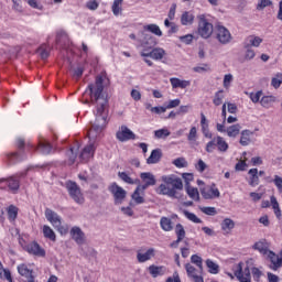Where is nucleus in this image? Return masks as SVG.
I'll use <instances>...</instances> for the list:
<instances>
[{"label": "nucleus", "mask_w": 282, "mask_h": 282, "mask_svg": "<svg viewBox=\"0 0 282 282\" xmlns=\"http://www.w3.org/2000/svg\"><path fill=\"white\" fill-rule=\"evenodd\" d=\"M90 98L93 99V102L95 100L97 105V117L93 124V128L88 132V138L94 140L98 133L107 127V98L102 95V91L105 89V86H102V76H98L96 78L95 85L90 84L88 86Z\"/></svg>", "instance_id": "f257e3e1"}, {"label": "nucleus", "mask_w": 282, "mask_h": 282, "mask_svg": "<svg viewBox=\"0 0 282 282\" xmlns=\"http://www.w3.org/2000/svg\"><path fill=\"white\" fill-rule=\"evenodd\" d=\"M141 46L143 47L141 56L144 58V63H147L149 67H153V62L149 58H153V61H162V58L166 56V51H164V48H153L155 47V40L151 35H145Z\"/></svg>", "instance_id": "f03ea898"}, {"label": "nucleus", "mask_w": 282, "mask_h": 282, "mask_svg": "<svg viewBox=\"0 0 282 282\" xmlns=\"http://www.w3.org/2000/svg\"><path fill=\"white\" fill-rule=\"evenodd\" d=\"M163 182L156 189L159 195H167V197H174L177 199V191L184 188V183L182 178L176 177L175 175H164L161 177Z\"/></svg>", "instance_id": "7ed1b4c3"}, {"label": "nucleus", "mask_w": 282, "mask_h": 282, "mask_svg": "<svg viewBox=\"0 0 282 282\" xmlns=\"http://www.w3.org/2000/svg\"><path fill=\"white\" fill-rule=\"evenodd\" d=\"M66 188L68 192V195L76 202V204H84L85 197L83 196V192H80V187L76 182L68 181L66 183Z\"/></svg>", "instance_id": "20e7f679"}, {"label": "nucleus", "mask_w": 282, "mask_h": 282, "mask_svg": "<svg viewBox=\"0 0 282 282\" xmlns=\"http://www.w3.org/2000/svg\"><path fill=\"white\" fill-rule=\"evenodd\" d=\"M213 32H215L213 24L208 22L204 15H200L198 22L199 36H202V39H210V36H213Z\"/></svg>", "instance_id": "39448f33"}, {"label": "nucleus", "mask_w": 282, "mask_h": 282, "mask_svg": "<svg viewBox=\"0 0 282 282\" xmlns=\"http://www.w3.org/2000/svg\"><path fill=\"white\" fill-rule=\"evenodd\" d=\"M214 36L217 39L218 42H220L221 45H228L232 41V35L230 34V31L226 29V26L217 25L214 29Z\"/></svg>", "instance_id": "423d86ee"}, {"label": "nucleus", "mask_w": 282, "mask_h": 282, "mask_svg": "<svg viewBox=\"0 0 282 282\" xmlns=\"http://www.w3.org/2000/svg\"><path fill=\"white\" fill-rule=\"evenodd\" d=\"M108 191L113 196L116 205H120L124 202V199H127V191L120 187V185H118L117 183H112L108 187Z\"/></svg>", "instance_id": "0eeeda50"}, {"label": "nucleus", "mask_w": 282, "mask_h": 282, "mask_svg": "<svg viewBox=\"0 0 282 282\" xmlns=\"http://www.w3.org/2000/svg\"><path fill=\"white\" fill-rule=\"evenodd\" d=\"M72 239L77 243V246H85L87 238L85 237V232L80 227H73L70 229Z\"/></svg>", "instance_id": "6e6552de"}, {"label": "nucleus", "mask_w": 282, "mask_h": 282, "mask_svg": "<svg viewBox=\"0 0 282 282\" xmlns=\"http://www.w3.org/2000/svg\"><path fill=\"white\" fill-rule=\"evenodd\" d=\"M200 194L204 199H217L221 195V193H219V189L215 187V185L202 188Z\"/></svg>", "instance_id": "1a4fd4ad"}, {"label": "nucleus", "mask_w": 282, "mask_h": 282, "mask_svg": "<svg viewBox=\"0 0 282 282\" xmlns=\"http://www.w3.org/2000/svg\"><path fill=\"white\" fill-rule=\"evenodd\" d=\"M117 139H119L120 142H127V140H135V133H133V131H131L126 126H122L117 132Z\"/></svg>", "instance_id": "9d476101"}, {"label": "nucleus", "mask_w": 282, "mask_h": 282, "mask_svg": "<svg viewBox=\"0 0 282 282\" xmlns=\"http://www.w3.org/2000/svg\"><path fill=\"white\" fill-rule=\"evenodd\" d=\"M140 177L144 183L141 185L142 191H147L149 186H155L156 184L155 175H153L151 172H143L140 174Z\"/></svg>", "instance_id": "9b49d317"}, {"label": "nucleus", "mask_w": 282, "mask_h": 282, "mask_svg": "<svg viewBox=\"0 0 282 282\" xmlns=\"http://www.w3.org/2000/svg\"><path fill=\"white\" fill-rule=\"evenodd\" d=\"M25 250L29 254H33L34 257H45V249L37 242L26 245Z\"/></svg>", "instance_id": "f8f14e48"}, {"label": "nucleus", "mask_w": 282, "mask_h": 282, "mask_svg": "<svg viewBox=\"0 0 282 282\" xmlns=\"http://www.w3.org/2000/svg\"><path fill=\"white\" fill-rule=\"evenodd\" d=\"M185 270H186L187 276L192 279L194 282H204V278L199 275V269L196 270V268L193 267V264L186 263Z\"/></svg>", "instance_id": "ddd939ff"}, {"label": "nucleus", "mask_w": 282, "mask_h": 282, "mask_svg": "<svg viewBox=\"0 0 282 282\" xmlns=\"http://www.w3.org/2000/svg\"><path fill=\"white\" fill-rule=\"evenodd\" d=\"M235 276L238 279L240 282H250V268H246L243 271V267L241 263L238 264V270L235 272Z\"/></svg>", "instance_id": "4468645a"}, {"label": "nucleus", "mask_w": 282, "mask_h": 282, "mask_svg": "<svg viewBox=\"0 0 282 282\" xmlns=\"http://www.w3.org/2000/svg\"><path fill=\"white\" fill-rule=\"evenodd\" d=\"M45 217L47 219V221H50V224H52L53 228H58L61 226V216H58V214H56V212L47 208L45 210Z\"/></svg>", "instance_id": "2eb2a0df"}, {"label": "nucleus", "mask_w": 282, "mask_h": 282, "mask_svg": "<svg viewBox=\"0 0 282 282\" xmlns=\"http://www.w3.org/2000/svg\"><path fill=\"white\" fill-rule=\"evenodd\" d=\"M263 43V39L257 36V35H249L245 42H243V47L245 50H248V47H259Z\"/></svg>", "instance_id": "dca6fc26"}, {"label": "nucleus", "mask_w": 282, "mask_h": 282, "mask_svg": "<svg viewBox=\"0 0 282 282\" xmlns=\"http://www.w3.org/2000/svg\"><path fill=\"white\" fill-rule=\"evenodd\" d=\"M96 149L94 148V144L86 145L82 153L79 154V161L80 162H89L91 158H94V152Z\"/></svg>", "instance_id": "f3484780"}, {"label": "nucleus", "mask_w": 282, "mask_h": 282, "mask_svg": "<svg viewBox=\"0 0 282 282\" xmlns=\"http://www.w3.org/2000/svg\"><path fill=\"white\" fill-rule=\"evenodd\" d=\"M253 250H258L260 254H268L270 252V242L265 239H261L252 246Z\"/></svg>", "instance_id": "a211bd4d"}, {"label": "nucleus", "mask_w": 282, "mask_h": 282, "mask_svg": "<svg viewBox=\"0 0 282 282\" xmlns=\"http://www.w3.org/2000/svg\"><path fill=\"white\" fill-rule=\"evenodd\" d=\"M154 256H155V250L153 248H151V249H148L147 252H144V253L138 251L137 259H138L139 263H145V261L151 260V258Z\"/></svg>", "instance_id": "6ab92c4d"}, {"label": "nucleus", "mask_w": 282, "mask_h": 282, "mask_svg": "<svg viewBox=\"0 0 282 282\" xmlns=\"http://www.w3.org/2000/svg\"><path fill=\"white\" fill-rule=\"evenodd\" d=\"M170 83L173 87V89H186V87H191V82L188 80H182L180 78H171Z\"/></svg>", "instance_id": "aec40b11"}, {"label": "nucleus", "mask_w": 282, "mask_h": 282, "mask_svg": "<svg viewBox=\"0 0 282 282\" xmlns=\"http://www.w3.org/2000/svg\"><path fill=\"white\" fill-rule=\"evenodd\" d=\"M149 273L151 274V276H153V279H158V276H164L165 272H166V268L164 267H158L155 264H152L148 268Z\"/></svg>", "instance_id": "412c9836"}, {"label": "nucleus", "mask_w": 282, "mask_h": 282, "mask_svg": "<svg viewBox=\"0 0 282 282\" xmlns=\"http://www.w3.org/2000/svg\"><path fill=\"white\" fill-rule=\"evenodd\" d=\"M253 132L250 130H242L240 133V144L241 147H248L252 142Z\"/></svg>", "instance_id": "4be33fe9"}, {"label": "nucleus", "mask_w": 282, "mask_h": 282, "mask_svg": "<svg viewBox=\"0 0 282 282\" xmlns=\"http://www.w3.org/2000/svg\"><path fill=\"white\" fill-rule=\"evenodd\" d=\"M268 259H270L271 263H272V270H276L279 268H281L282 264V257L276 256L273 251H270L267 254Z\"/></svg>", "instance_id": "5701e85b"}, {"label": "nucleus", "mask_w": 282, "mask_h": 282, "mask_svg": "<svg viewBox=\"0 0 282 282\" xmlns=\"http://www.w3.org/2000/svg\"><path fill=\"white\" fill-rule=\"evenodd\" d=\"M162 160V150L155 149L151 152L150 156L147 159V164H158Z\"/></svg>", "instance_id": "b1692460"}, {"label": "nucleus", "mask_w": 282, "mask_h": 282, "mask_svg": "<svg viewBox=\"0 0 282 282\" xmlns=\"http://www.w3.org/2000/svg\"><path fill=\"white\" fill-rule=\"evenodd\" d=\"M37 151L43 155H50L52 153V144L45 140L39 142Z\"/></svg>", "instance_id": "393cba45"}, {"label": "nucleus", "mask_w": 282, "mask_h": 282, "mask_svg": "<svg viewBox=\"0 0 282 282\" xmlns=\"http://www.w3.org/2000/svg\"><path fill=\"white\" fill-rule=\"evenodd\" d=\"M1 182H7L8 187L12 191V193H17L19 191V187H20L19 180L14 177H9L7 180L4 178L0 180V184Z\"/></svg>", "instance_id": "a878e982"}, {"label": "nucleus", "mask_w": 282, "mask_h": 282, "mask_svg": "<svg viewBox=\"0 0 282 282\" xmlns=\"http://www.w3.org/2000/svg\"><path fill=\"white\" fill-rule=\"evenodd\" d=\"M235 228V220L230 218H225L221 223V230L226 232V235H230L232 232V229Z\"/></svg>", "instance_id": "bb28decb"}, {"label": "nucleus", "mask_w": 282, "mask_h": 282, "mask_svg": "<svg viewBox=\"0 0 282 282\" xmlns=\"http://www.w3.org/2000/svg\"><path fill=\"white\" fill-rule=\"evenodd\" d=\"M123 2H124V0H113L111 10H112V14L115 17H120V14H122V3Z\"/></svg>", "instance_id": "cd10ccee"}, {"label": "nucleus", "mask_w": 282, "mask_h": 282, "mask_svg": "<svg viewBox=\"0 0 282 282\" xmlns=\"http://www.w3.org/2000/svg\"><path fill=\"white\" fill-rule=\"evenodd\" d=\"M241 131V124L236 123L227 128V135L228 138H237Z\"/></svg>", "instance_id": "c85d7f7f"}, {"label": "nucleus", "mask_w": 282, "mask_h": 282, "mask_svg": "<svg viewBox=\"0 0 282 282\" xmlns=\"http://www.w3.org/2000/svg\"><path fill=\"white\" fill-rule=\"evenodd\" d=\"M160 226L165 232H171V230H173V221L169 217H162Z\"/></svg>", "instance_id": "c756f323"}, {"label": "nucleus", "mask_w": 282, "mask_h": 282, "mask_svg": "<svg viewBox=\"0 0 282 282\" xmlns=\"http://www.w3.org/2000/svg\"><path fill=\"white\" fill-rule=\"evenodd\" d=\"M67 158H68V164L69 166H72V164L76 162V158H78V145H75L68 150Z\"/></svg>", "instance_id": "7c9ffc66"}, {"label": "nucleus", "mask_w": 282, "mask_h": 282, "mask_svg": "<svg viewBox=\"0 0 282 282\" xmlns=\"http://www.w3.org/2000/svg\"><path fill=\"white\" fill-rule=\"evenodd\" d=\"M193 21H195V15L188 11H185L181 17L182 25H193Z\"/></svg>", "instance_id": "2f4dec72"}, {"label": "nucleus", "mask_w": 282, "mask_h": 282, "mask_svg": "<svg viewBox=\"0 0 282 282\" xmlns=\"http://www.w3.org/2000/svg\"><path fill=\"white\" fill-rule=\"evenodd\" d=\"M249 175H251L249 185L250 186H259V170L258 169L249 170Z\"/></svg>", "instance_id": "473e14b6"}, {"label": "nucleus", "mask_w": 282, "mask_h": 282, "mask_svg": "<svg viewBox=\"0 0 282 282\" xmlns=\"http://www.w3.org/2000/svg\"><path fill=\"white\" fill-rule=\"evenodd\" d=\"M43 235L45 239H50V241H56V234L54 232V229L47 225L43 226Z\"/></svg>", "instance_id": "72a5a7b5"}, {"label": "nucleus", "mask_w": 282, "mask_h": 282, "mask_svg": "<svg viewBox=\"0 0 282 282\" xmlns=\"http://www.w3.org/2000/svg\"><path fill=\"white\" fill-rule=\"evenodd\" d=\"M216 147L220 153L228 151V142H226L223 137H216Z\"/></svg>", "instance_id": "f704fd0d"}, {"label": "nucleus", "mask_w": 282, "mask_h": 282, "mask_svg": "<svg viewBox=\"0 0 282 282\" xmlns=\"http://www.w3.org/2000/svg\"><path fill=\"white\" fill-rule=\"evenodd\" d=\"M140 191H143L142 185H138V187L131 195V197H132L133 202H135V204H144V196L140 195Z\"/></svg>", "instance_id": "c9c22d12"}, {"label": "nucleus", "mask_w": 282, "mask_h": 282, "mask_svg": "<svg viewBox=\"0 0 282 282\" xmlns=\"http://www.w3.org/2000/svg\"><path fill=\"white\" fill-rule=\"evenodd\" d=\"M186 193L191 197V199H194V202H199V191L197 188L187 185Z\"/></svg>", "instance_id": "e433bc0d"}, {"label": "nucleus", "mask_w": 282, "mask_h": 282, "mask_svg": "<svg viewBox=\"0 0 282 282\" xmlns=\"http://www.w3.org/2000/svg\"><path fill=\"white\" fill-rule=\"evenodd\" d=\"M206 265L208 268L209 274H219V264L215 263V261L207 259Z\"/></svg>", "instance_id": "4c0bfd02"}, {"label": "nucleus", "mask_w": 282, "mask_h": 282, "mask_svg": "<svg viewBox=\"0 0 282 282\" xmlns=\"http://www.w3.org/2000/svg\"><path fill=\"white\" fill-rule=\"evenodd\" d=\"M191 261H192V263L197 265V268L199 270V274H202V272H204V260L202 259V257H199L197 254H193L191 257Z\"/></svg>", "instance_id": "58836bf2"}, {"label": "nucleus", "mask_w": 282, "mask_h": 282, "mask_svg": "<svg viewBox=\"0 0 282 282\" xmlns=\"http://www.w3.org/2000/svg\"><path fill=\"white\" fill-rule=\"evenodd\" d=\"M175 235L178 239V241H184L186 237V230L184 229V226L182 224H177L175 226Z\"/></svg>", "instance_id": "ea45409f"}, {"label": "nucleus", "mask_w": 282, "mask_h": 282, "mask_svg": "<svg viewBox=\"0 0 282 282\" xmlns=\"http://www.w3.org/2000/svg\"><path fill=\"white\" fill-rule=\"evenodd\" d=\"M18 272H19V274H21V276H25V279H29L30 276H33V274H32L33 271L30 270L28 268V265H25V264H20L18 267Z\"/></svg>", "instance_id": "a19ab883"}, {"label": "nucleus", "mask_w": 282, "mask_h": 282, "mask_svg": "<svg viewBox=\"0 0 282 282\" xmlns=\"http://www.w3.org/2000/svg\"><path fill=\"white\" fill-rule=\"evenodd\" d=\"M182 213L186 217V219L193 221V224H202V219H199L194 213H191L186 209H183Z\"/></svg>", "instance_id": "79ce46f5"}, {"label": "nucleus", "mask_w": 282, "mask_h": 282, "mask_svg": "<svg viewBox=\"0 0 282 282\" xmlns=\"http://www.w3.org/2000/svg\"><path fill=\"white\" fill-rule=\"evenodd\" d=\"M272 102H276V97L274 96H263L260 100V105L264 108L270 107Z\"/></svg>", "instance_id": "37998d69"}, {"label": "nucleus", "mask_w": 282, "mask_h": 282, "mask_svg": "<svg viewBox=\"0 0 282 282\" xmlns=\"http://www.w3.org/2000/svg\"><path fill=\"white\" fill-rule=\"evenodd\" d=\"M118 177L121 178L124 184H138V181L131 178L127 172H118Z\"/></svg>", "instance_id": "c03bdc74"}, {"label": "nucleus", "mask_w": 282, "mask_h": 282, "mask_svg": "<svg viewBox=\"0 0 282 282\" xmlns=\"http://www.w3.org/2000/svg\"><path fill=\"white\" fill-rule=\"evenodd\" d=\"M144 30H147V32L155 34V36H162V30H160V26H158V24L145 25Z\"/></svg>", "instance_id": "a18cd8bd"}, {"label": "nucleus", "mask_w": 282, "mask_h": 282, "mask_svg": "<svg viewBox=\"0 0 282 282\" xmlns=\"http://www.w3.org/2000/svg\"><path fill=\"white\" fill-rule=\"evenodd\" d=\"M19 216V208L14 205L9 206L8 208V217L10 221H14Z\"/></svg>", "instance_id": "49530a36"}, {"label": "nucleus", "mask_w": 282, "mask_h": 282, "mask_svg": "<svg viewBox=\"0 0 282 282\" xmlns=\"http://www.w3.org/2000/svg\"><path fill=\"white\" fill-rule=\"evenodd\" d=\"M224 98H225L224 90H218L214 95V99H213V102H214L215 107H219L220 105H223Z\"/></svg>", "instance_id": "de8ad7c7"}, {"label": "nucleus", "mask_w": 282, "mask_h": 282, "mask_svg": "<svg viewBox=\"0 0 282 282\" xmlns=\"http://www.w3.org/2000/svg\"><path fill=\"white\" fill-rule=\"evenodd\" d=\"M187 140L189 144H195L197 142V128L192 127L188 134H187Z\"/></svg>", "instance_id": "09e8293b"}, {"label": "nucleus", "mask_w": 282, "mask_h": 282, "mask_svg": "<svg viewBox=\"0 0 282 282\" xmlns=\"http://www.w3.org/2000/svg\"><path fill=\"white\" fill-rule=\"evenodd\" d=\"M271 85L274 89H279L282 85V74H278L275 77L271 79Z\"/></svg>", "instance_id": "8fccbe9b"}, {"label": "nucleus", "mask_w": 282, "mask_h": 282, "mask_svg": "<svg viewBox=\"0 0 282 282\" xmlns=\"http://www.w3.org/2000/svg\"><path fill=\"white\" fill-rule=\"evenodd\" d=\"M199 210L203 212L204 215H209L210 217L217 215V208L215 207H199Z\"/></svg>", "instance_id": "3c124183"}, {"label": "nucleus", "mask_w": 282, "mask_h": 282, "mask_svg": "<svg viewBox=\"0 0 282 282\" xmlns=\"http://www.w3.org/2000/svg\"><path fill=\"white\" fill-rule=\"evenodd\" d=\"M271 204H272V208L275 213V216L281 217V208H279V202L276 200V197L271 196Z\"/></svg>", "instance_id": "603ef678"}, {"label": "nucleus", "mask_w": 282, "mask_h": 282, "mask_svg": "<svg viewBox=\"0 0 282 282\" xmlns=\"http://www.w3.org/2000/svg\"><path fill=\"white\" fill-rule=\"evenodd\" d=\"M154 135L158 139L169 138V135H171V131H169V129H160L154 131Z\"/></svg>", "instance_id": "864d4df0"}, {"label": "nucleus", "mask_w": 282, "mask_h": 282, "mask_svg": "<svg viewBox=\"0 0 282 282\" xmlns=\"http://www.w3.org/2000/svg\"><path fill=\"white\" fill-rule=\"evenodd\" d=\"M37 54H40L41 58L45 61L50 56V52L47 51V45H42L37 48Z\"/></svg>", "instance_id": "5fc2aeb1"}, {"label": "nucleus", "mask_w": 282, "mask_h": 282, "mask_svg": "<svg viewBox=\"0 0 282 282\" xmlns=\"http://www.w3.org/2000/svg\"><path fill=\"white\" fill-rule=\"evenodd\" d=\"M174 166L177 169H185V166H188V163L186 162V159L184 158H178L173 161Z\"/></svg>", "instance_id": "6e6d98bb"}, {"label": "nucleus", "mask_w": 282, "mask_h": 282, "mask_svg": "<svg viewBox=\"0 0 282 282\" xmlns=\"http://www.w3.org/2000/svg\"><path fill=\"white\" fill-rule=\"evenodd\" d=\"M272 6L271 0H260L257 4V10H265V8H270Z\"/></svg>", "instance_id": "4d7b16f0"}, {"label": "nucleus", "mask_w": 282, "mask_h": 282, "mask_svg": "<svg viewBox=\"0 0 282 282\" xmlns=\"http://www.w3.org/2000/svg\"><path fill=\"white\" fill-rule=\"evenodd\" d=\"M215 149H217V139L216 138H214L212 141H209L206 144L207 153H213V151H215Z\"/></svg>", "instance_id": "13d9d810"}, {"label": "nucleus", "mask_w": 282, "mask_h": 282, "mask_svg": "<svg viewBox=\"0 0 282 282\" xmlns=\"http://www.w3.org/2000/svg\"><path fill=\"white\" fill-rule=\"evenodd\" d=\"M261 96H263V91L258 90L257 93H251L249 97L251 102L257 104L259 100H261Z\"/></svg>", "instance_id": "bf43d9fd"}, {"label": "nucleus", "mask_w": 282, "mask_h": 282, "mask_svg": "<svg viewBox=\"0 0 282 282\" xmlns=\"http://www.w3.org/2000/svg\"><path fill=\"white\" fill-rule=\"evenodd\" d=\"M246 50H247L246 54H245L246 61H252V58H254V56H256L254 50H252L250 47H248Z\"/></svg>", "instance_id": "052dcab7"}, {"label": "nucleus", "mask_w": 282, "mask_h": 282, "mask_svg": "<svg viewBox=\"0 0 282 282\" xmlns=\"http://www.w3.org/2000/svg\"><path fill=\"white\" fill-rule=\"evenodd\" d=\"M180 104H181L180 99L170 100L165 109H175V107H180Z\"/></svg>", "instance_id": "680f3d73"}, {"label": "nucleus", "mask_w": 282, "mask_h": 282, "mask_svg": "<svg viewBox=\"0 0 282 282\" xmlns=\"http://www.w3.org/2000/svg\"><path fill=\"white\" fill-rule=\"evenodd\" d=\"M230 83H232V74L225 75V77H224L225 89H228V87H230Z\"/></svg>", "instance_id": "e2e57ef3"}, {"label": "nucleus", "mask_w": 282, "mask_h": 282, "mask_svg": "<svg viewBox=\"0 0 282 282\" xmlns=\"http://www.w3.org/2000/svg\"><path fill=\"white\" fill-rule=\"evenodd\" d=\"M86 8L88 10H98V1L96 0H90L86 3Z\"/></svg>", "instance_id": "0e129e2a"}, {"label": "nucleus", "mask_w": 282, "mask_h": 282, "mask_svg": "<svg viewBox=\"0 0 282 282\" xmlns=\"http://www.w3.org/2000/svg\"><path fill=\"white\" fill-rule=\"evenodd\" d=\"M206 164L204 163L203 160H198L197 164H196V171H199V173H204V171H206Z\"/></svg>", "instance_id": "69168bd1"}, {"label": "nucleus", "mask_w": 282, "mask_h": 282, "mask_svg": "<svg viewBox=\"0 0 282 282\" xmlns=\"http://www.w3.org/2000/svg\"><path fill=\"white\" fill-rule=\"evenodd\" d=\"M226 107H227V111L229 113H237V105L230 104V102H226Z\"/></svg>", "instance_id": "338daca9"}, {"label": "nucleus", "mask_w": 282, "mask_h": 282, "mask_svg": "<svg viewBox=\"0 0 282 282\" xmlns=\"http://www.w3.org/2000/svg\"><path fill=\"white\" fill-rule=\"evenodd\" d=\"M273 182H274L276 188H278L280 192H282V178H281V176L275 175Z\"/></svg>", "instance_id": "774afa93"}]
</instances>
